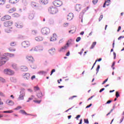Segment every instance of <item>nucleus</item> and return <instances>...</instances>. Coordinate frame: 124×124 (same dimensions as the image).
<instances>
[{"label": "nucleus", "mask_w": 124, "mask_h": 124, "mask_svg": "<svg viewBox=\"0 0 124 124\" xmlns=\"http://www.w3.org/2000/svg\"><path fill=\"white\" fill-rule=\"evenodd\" d=\"M13 25V21L12 20H8L4 22L3 26L5 28H7L5 31L6 32H10L12 31L13 28L11 27V26Z\"/></svg>", "instance_id": "f257e3e1"}, {"label": "nucleus", "mask_w": 124, "mask_h": 124, "mask_svg": "<svg viewBox=\"0 0 124 124\" xmlns=\"http://www.w3.org/2000/svg\"><path fill=\"white\" fill-rule=\"evenodd\" d=\"M8 61V58L6 56H3L0 58V66L4 64Z\"/></svg>", "instance_id": "f03ea898"}, {"label": "nucleus", "mask_w": 124, "mask_h": 124, "mask_svg": "<svg viewBox=\"0 0 124 124\" xmlns=\"http://www.w3.org/2000/svg\"><path fill=\"white\" fill-rule=\"evenodd\" d=\"M41 33L44 35L48 34V33H50V29L48 28L45 27L41 29Z\"/></svg>", "instance_id": "7ed1b4c3"}, {"label": "nucleus", "mask_w": 124, "mask_h": 124, "mask_svg": "<svg viewBox=\"0 0 124 124\" xmlns=\"http://www.w3.org/2000/svg\"><path fill=\"white\" fill-rule=\"evenodd\" d=\"M11 19V16L8 15H6L1 17L0 18V21L1 22H4V21H7L8 20H10Z\"/></svg>", "instance_id": "20e7f679"}, {"label": "nucleus", "mask_w": 124, "mask_h": 124, "mask_svg": "<svg viewBox=\"0 0 124 124\" xmlns=\"http://www.w3.org/2000/svg\"><path fill=\"white\" fill-rule=\"evenodd\" d=\"M48 11H49L51 14H56V13L58 12V9L53 7V6H51L49 8Z\"/></svg>", "instance_id": "39448f33"}, {"label": "nucleus", "mask_w": 124, "mask_h": 124, "mask_svg": "<svg viewBox=\"0 0 124 124\" xmlns=\"http://www.w3.org/2000/svg\"><path fill=\"white\" fill-rule=\"evenodd\" d=\"M53 3L55 6H57L58 7H60V6H62V2L61 0H55L53 2Z\"/></svg>", "instance_id": "423d86ee"}, {"label": "nucleus", "mask_w": 124, "mask_h": 124, "mask_svg": "<svg viewBox=\"0 0 124 124\" xmlns=\"http://www.w3.org/2000/svg\"><path fill=\"white\" fill-rule=\"evenodd\" d=\"M4 71V73L8 74V75H13V74H14V72L10 69H5Z\"/></svg>", "instance_id": "0eeeda50"}, {"label": "nucleus", "mask_w": 124, "mask_h": 124, "mask_svg": "<svg viewBox=\"0 0 124 124\" xmlns=\"http://www.w3.org/2000/svg\"><path fill=\"white\" fill-rule=\"evenodd\" d=\"M69 46V44L67 43L65 46H62L59 52H64L67 49V47Z\"/></svg>", "instance_id": "6e6552de"}, {"label": "nucleus", "mask_w": 124, "mask_h": 124, "mask_svg": "<svg viewBox=\"0 0 124 124\" xmlns=\"http://www.w3.org/2000/svg\"><path fill=\"white\" fill-rule=\"evenodd\" d=\"M32 51H35L37 52V51H42L43 50V47L42 46H36L34 47H33L32 48Z\"/></svg>", "instance_id": "1a4fd4ad"}, {"label": "nucleus", "mask_w": 124, "mask_h": 124, "mask_svg": "<svg viewBox=\"0 0 124 124\" xmlns=\"http://www.w3.org/2000/svg\"><path fill=\"white\" fill-rule=\"evenodd\" d=\"M22 46L24 48H26V47H29V46L30 45V42L28 41H24L22 43Z\"/></svg>", "instance_id": "9d476101"}, {"label": "nucleus", "mask_w": 124, "mask_h": 124, "mask_svg": "<svg viewBox=\"0 0 124 124\" xmlns=\"http://www.w3.org/2000/svg\"><path fill=\"white\" fill-rule=\"evenodd\" d=\"M56 40H57V34H53V36L50 38V41H56Z\"/></svg>", "instance_id": "9b49d317"}, {"label": "nucleus", "mask_w": 124, "mask_h": 124, "mask_svg": "<svg viewBox=\"0 0 124 124\" xmlns=\"http://www.w3.org/2000/svg\"><path fill=\"white\" fill-rule=\"evenodd\" d=\"M68 21H71L73 19V14L69 13L67 18Z\"/></svg>", "instance_id": "f8f14e48"}, {"label": "nucleus", "mask_w": 124, "mask_h": 124, "mask_svg": "<svg viewBox=\"0 0 124 124\" xmlns=\"http://www.w3.org/2000/svg\"><path fill=\"white\" fill-rule=\"evenodd\" d=\"M111 2V0H107L105 3H104V5L103 6V7H106L105 5H107V6H108L109 4Z\"/></svg>", "instance_id": "ddd939ff"}, {"label": "nucleus", "mask_w": 124, "mask_h": 124, "mask_svg": "<svg viewBox=\"0 0 124 124\" xmlns=\"http://www.w3.org/2000/svg\"><path fill=\"white\" fill-rule=\"evenodd\" d=\"M19 0H9V2L12 4H15L17 3V2H19Z\"/></svg>", "instance_id": "4468645a"}, {"label": "nucleus", "mask_w": 124, "mask_h": 124, "mask_svg": "<svg viewBox=\"0 0 124 124\" xmlns=\"http://www.w3.org/2000/svg\"><path fill=\"white\" fill-rule=\"evenodd\" d=\"M21 71H23L24 72L26 71H28V67L26 66H22L21 67Z\"/></svg>", "instance_id": "2eb2a0df"}, {"label": "nucleus", "mask_w": 124, "mask_h": 124, "mask_svg": "<svg viewBox=\"0 0 124 124\" xmlns=\"http://www.w3.org/2000/svg\"><path fill=\"white\" fill-rule=\"evenodd\" d=\"M81 6L80 4H77L75 6L76 10L77 11H80L81 10Z\"/></svg>", "instance_id": "dca6fc26"}, {"label": "nucleus", "mask_w": 124, "mask_h": 124, "mask_svg": "<svg viewBox=\"0 0 124 124\" xmlns=\"http://www.w3.org/2000/svg\"><path fill=\"white\" fill-rule=\"evenodd\" d=\"M32 7L34 8L35 9H37L38 8V5L34 2H32Z\"/></svg>", "instance_id": "f3484780"}, {"label": "nucleus", "mask_w": 124, "mask_h": 124, "mask_svg": "<svg viewBox=\"0 0 124 124\" xmlns=\"http://www.w3.org/2000/svg\"><path fill=\"white\" fill-rule=\"evenodd\" d=\"M6 103L8 105H10L12 106V105H14V102L11 100H8L6 101Z\"/></svg>", "instance_id": "a211bd4d"}, {"label": "nucleus", "mask_w": 124, "mask_h": 124, "mask_svg": "<svg viewBox=\"0 0 124 124\" xmlns=\"http://www.w3.org/2000/svg\"><path fill=\"white\" fill-rule=\"evenodd\" d=\"M15 26L18 29H21V28H23V25L21 24V23H16Z\"/></svg>", "instance_id": "6ab92c4d"}, {"label": "nucleus", "mask_w": 124, "mask_h": 124, "mask_svg": "<svg viewBox=\"0 0 124 124\" xmlns=\"http://www.w3.org/2000/svg\"><path fill=\"white\" fill-rule=\"evenodd\" d=\"M36 41H42L43 40V38L42 37H36L35 38Z\"/></svg>", "instance_id": "aec40b11"}, {"label": "nucleus", "mask_w": 124, "mask_h": 124, "mask_svg": "<svg viewBox=\"0 0 124 124\" xmlns=\"http://www.w3.org/2000/svg\"><path fill=\"white\" fill-rule=\"evenodd\" d=\"M55 48H52L49 50V54H50V55H53V54L55 53Z\"/></svg>", "instance_id": "412c9836"}, {"label": "nucleus", "mask_w": 124, "mask_h": 124, "mask_svg": "<svg viewBox=\"0 0 124 124\" xmlns=\"http://www.w3.org/2000/svg\"><path fill=\"white\" fill-rule=\"evenodd\" d=\"M40 2L42 4H47L48 3V0H40Z\"/></svg>", "instance_id": "4be33fe9"}, {"label": "nucleus", "mask_w": 124, "mask_h": 124, "mask_svg": "<svg viewBox=\"0 0 124 124\" xmlns=\"http://www.w3.org/2000/svg\"><path fill=\"white\" fill-rule=\"evenodd\" d=\"M23 78H24V79H29V78H30V74L27 73L25 74L23 76Z\"/></svg>", "instance_id": "5701e85b"}, {"label": "nucleus", "mask_w": 124, "mask_h": 124, "mask_svg": "<svg viewBox=\"0 0 124 124\" xmlns=\"http://www.w3.org/2000/svg\"><path fill=\"white\" fill-rule=\"evenodd\" d=\"M15 11H16V8H13L10 9L8 11V12H9V13H13V12H15Z\"/></svg>", "instance_id": "b1692460"}, {"label": "nucleus", "mask_w": 124, "mask_h": 124, "mask_svg": "<svg viewBox=\"0 0 124 124\" xmlns=\"http://www.w3.org/2000/svg\"><path fill=\"white\" fill-rule=\"evenodd\" d=\"M38 33V32H37V31L36 30H33L32 31V34L33 35H36Z\"/></svg>", "instance_id": "393cba45"}, {"label": "nucleus", "mask_w": 124, "mask_h": 124, "mask_svg": "<svg viewBox=\"0 0 124 124\" xmlns=\"http://www.w3.org/2000/svg\"><path fill=\"white\" fill-rule=\"evenodd\" d=\"M47 72L44 71H41L39 72V74H41V75H45Z\"/></svg>", "instance_id": "a878e982"}, {"label": "nucleus", "mask_w": 124, "mask_h": 124, "mask_svg": "<svg viewBox=\"0 0 124 124\" xmlns=\"http://www.w3.org/2000/svg\"><path fill=\"white\" fill-rule=\"evenodd\" d=\"M96 45V43L95 42H94L93 44L91 46V47H90V49H93L94 46Z\"/></svg>", "instance_id": "bb28decb"}, {"label": "nucleus", "mask_w": 124, "mask_h": 124, "mask_svg": "<svg viewBox=\"0 0 124 124\" xmlns=\"http://www.w3.org/2000/svg\"><path fill=\"white\" fill-rule=\"evenodd\" d=\"M18 99H19V100H23V99H24V95L20 94L19 96Z\"/></svg>", "instance_id": "cd10ccee"}, {"label": "nucleus", "mask_w": 124, "mask_h": 124, "mask_svg": "<svg viewBox=\"0 0 124 124\" xmlns=\"http://www.w3.org/2000/svg\"><path fill=\"white\" fill-rule=\"evenodd\" d=\"M26 59H27V61H28L29 62H31V56H27L26 57Z\"/></svg>", "instance_id": "c85d7f7f"}, {"label": "nucleus", "mask_w": 124, "mask_h": 124, "mask_svg": "<svg viewBox=\"0 0 124 124\" xmlns=\"http://www.w3.org/2000/svg\"><path fill=\"white\" fill-rule=\"evenodd\" d=\"M89 8H90V7H87V9H85L82 12L81 14H84V13H85L87 11V10H88Z\"/></svg>", "instance_id": "c756f323"}, {"label": "nucleus", "mask_w": 124, "mask_h": 124, "mask_svg": "<svg viewBox=\"0 0 124 124\" xmlns=\"http://www.w3.org/2000/svg\"><path fill=\"white\" fill-rule=\"evenodd\" d=\"M99 68H100V65H98L97 68L96 69V70L97 71L96 74H97V73H98V71H99Z\"/></svg>", "instance_id": "7c9ffc66"}, {"label": "nucleus", "mask_w": 124, "mask_h": 124, "mask_svg": "<svg viewBox=\"0 0 124 124\" xmlns=\"http://www.w3.org/2000/svg\"><path fill=\"white\" fill-rule=\"evenodd\" d=\"M37 95L39 98H40V97H42L43 96L42 93H39Z\"/></svg>", "instance_id": "2f4dec72"}, {"label": "nucleus", "mask_w": 124, "mask_h": 124, "mask_svg": "<svg viewBox=\"0 0 124 124\" xmlns=\"http://www.w3.org/2000/svg\"><path fill=\"white\" fill-rule=\"evenodd\" d=\"M34 91H35V92H36V91H39V87H38V86H35L34 87Z\"/></svg>", "instance_id": "473e14b6"}, {"label": "nucleus", "mask_w": 124, "mask_h": 124, "mask_svg": "<svg viewBox=\"0 0 124 124\" xmlns=\"http://www.w3.org/2000/svg\"><path fill=\"white\" fill-rule=\"evenodd\" d=\"M33 102H35V103H37L38 104H39L41 102V100H33Z\"/></svg>", "instance_id": "72a5a7b5"}, {"label": "nucleus", "mask_w": 124, "mask_h": 124, "mask_svg": "<svg viewBox=\"0 0 124 124\" xmlns=\"http://www.w3.org/2000/svg\"><path fill=\"white\" fill-rule=\"evenodd\" d=\"M9 51H10V52H15V51H16V49H12L11 48H9Z\"/></svg>", "instance_id": "f704fd0d"}, {"label": "nucleus", "mask_w": 124, "mask_h": 124, "mask_svg": "<svg viewBox=\"0 0 124 124\" xmlns=\"http://www.w3.org/2000/svg\"><path fill=\"white\" fill-rule=\"evenodd\" d=\"M49 24H50V25H52V24H54V20L50 19L49 20Z\"/></svg>", "instance_id": "c9c22d12"}, {"label": "nucleus", "mask_w": 124, "mask_h": 124, "mask_svg": "<svg viewBox=\"0 0 124 124\" xmlns=\"http://www.w3.org/2000/svg\"><path fill=\"white\" fill-rule=\"evenodd\" d=\"M10 45L11 46H16V42H12V43H10Z\"/></svg>", "instance_id": "e433bc0d"}, {"label": "nucleus", "mask_w": 124, "mask_h": 124, "mask_svg": "<svg viewBox=\"0 0 124 124\" xmlns=\"http://www.w3.org/2000/svg\"><path fill=\"white\" fill-rule=\"evenodd\" d=\"M3 112L10 113H13V111L11 110H8V111H4Z\"/></svg>", "instance_id": "4c0bfd02"}, {"label": "nucleus", "mask_w": 124, "mask_h": 124, "mask_svg": "<svg viewBox=\"0 0 124 124\" xmlns=\"http://www.w3.org/2000/svg\"><path fill=\"white\" fill-rule=\"evenodd\" d=\"M98 0H93V4H96L97 3Z\"/></svg>", "instance_id": "58836bf2"}, {"label": "nucleus", "mask_w": 124, "mask_h": 124, "mask_svg": "<svg viewBox=\"0 0 124 124\" xmlns=\"http://www.w3.org/2000/svg\"><path fill=\"white\" fill-rule=\"evenodd\" d=\"M116 97H117V98H118V97H120V94L119 93V92H116Z\"/></svg>", "instance_id": "ea45409f"}, {"label": "nucleus", "mask_w": 124, "mask_h": 124, "mask_svg": "<svg viewBox=\"0 0 124 124\" xmlns=\"http://www.w3.org/2000/svg\"><path fill=\"white\" fill-rule=\"evenodd\" d=\"M13 17H19V14L15 13L13 15Z\"/></svg>", "instance_id": "a19ab883"}, {"label": "nucleus", "mask_w": 124, "mask_h": 124, "mask_svg": "<svg viewBox=\"0 0 124 124\" xmlns=\"http://www.w3.org/2000/svg\"><path fill=\"white\" fill-rule=\"evenodd\" d=\"M80 40H81V37H78V38L76 39V41L77 42H79V41H80Z\"/></svg>", "instance_id": "79ce46f5"}, {"label": "nucleus", "mask_w": 124, "mask_h": 124, "mask_svg": "<svg viewBox=\"0 0 124 124\" xmlns=\"http://www.w3.org/2000/svg\"><path fill=\"white\" fill-rule=\"evenodd\" d=\"M103 18V15H101L100 17L99 18V22H100V21H101V20H102Z\"/></svg>", "instance_id": "37998d69"}, {"label": "nucleus", "mask_w": 124, "mask_h": 124, "mask_svg": "<svg viewBox=\"0 0 124 124\" xmlns=\"http://www.w3.org/2000/svg\"><path fill=\"white\" fill-rule=\"evenodd\" d=\"M4 4V1L3 0H0V5Z\"/></svg>", "instance_id": "c03bdc74"}, {"label": "nucleus", "mask_w": 124, "mask_h": 124, "mask_svg": "<svg viewBox=\"0 0 124 124\" xmlns=\"http://www.w3.org/2000/svg\"><path fill=\"white\" fill-rule=\"evenodd\" d=\"M20 113H21L22 114H27V112H26V111H25V110H20Z\"/></svg>", "instance_id": "a18cd8bd"}, {"label": "nucleus", "mask_w": 124, "mask_h": 124, "mask_svg": "<svg viewBox=\"0 0 124 124\" xmlns=\"http://www.w3.org/2000/svg\"><path fill=\"white\" fill-rule=\"evenodd\" d=\"M55 71H56V70L55 69H53L51 72L50 76H52V74H53L54 72H55Z\"/></svg>", "instance_id": "49530a36"}, {"label": "nucleus", "mask_w": 124, "mask_h": 124, "mask_svg": "<svg viewBox=\"0 0 124 124\" xmlns=\"http://www.w3.org/2000/svg\"><path fill=\"white\" fill-rule=\"evenodd\" d=\"M74 97H77V95H73L71 97H70L69 99H73Z\"/></svg>", "instance_id": "de8ad7c7"}, {"label": "nucleus", "mask_w": 124, "mask_h": 124, "mask_svg": "<svg viewBox=\"0 0 124 124\" xmlns=\"http://www.w3.org/2000/svg\"><path fill=\"white\" fill-rule=\"evenodd\" d=\"M107 81H108V78H107L105 81H104L102 83V85H104V84H105Z\"/></svg>", "instance_id": "09e8293b"}, {"label": "nucleus", "mask_w": 124, "mask_h": 124, "mask_svg": "<svg viewBox=\"0 0 124 124\" xmlns=\"http://www.w3.org/2000/svg\"><path fill=\"white\" fill-rule=\"evenodd\" d=\"M112 112H113V109H111L110 112H109L107 114V116H109V115H110L111 114V113H112Z\"/></svg>", "instance_id": "8fccbe9b"}, {"label": "nucleus", "mask_w": 124, "mask_h": 124, "mask_svg": "<svg viewBox=\"0 0 124 124\" xmlns=\"http://www.w3.org/2000/svg\"><path fill=\"white\" fill-rule=\"evenodd\" d=\"M84 123L85 124H89V120L88 119H87V120L84 119Z\"/></svg>", "instance_id": "3c124183"}, {"label": "nucleus", "mask_w": 124, "mask_h": 124, "mask_svg": "<svg viewBox=\"0 0 124 124\" xmlns=\"http://www.w3.org/2000/svg\"><path fill=\"white\" fill-rule=\"evenodd\" d=\"M6 8H7V9H9V8H10V5H6Z\"/></svg>", "instance_id": "603ef678"}, {"label": "nucleus", "mask_w": 124, "mask_h": 124, "mask_svg": "<svg viewBox=\"0 0 124 124\" xmlns=\"http://www.w3.org/2000/svg\"><path fill=\"white\" fill-rule=\"evenodd\" d=\"M104 90H105V88H102V89H101L99 91V93H102V92H103V91H104Z\"/></svg>", "instance_id": "864d4df0"}, {"label": "nucleus", "mask_w": 124, "mask_h": 124, "mask_svg": "<svg viewBox=\"0 0 124 124\" xmlns=\"http://www.w3.org/2000/svg\"><path fill=\"white\" fill-rule=\"evenodd\" d=\"M112 102V101L111 100H108L107 102V104H110Z\"/></svg>", "instance_id": "5fc2aeb1"}, {"label": "nucleus", "mask_w": 124, "mask_h": 124, "mask_svg": "<svg viewBox=\"0 0 124 124\" xmlns=\"http://www.w3.org/2000/svg\"><path fill=\"white\" fill-rule=\"evenodd\" d=\"M0 96H4V94L1 92H0Z\"/></svg>", "instance_id": "6e6d98bb"}, {"label": "nucleus", "mask_w": 124, "mask_h": 124, "mask_svg": "<svg viewBox=\"0 0 124 124\" xmlns=\"http://www.w3.org/2000/svg\"><path fill=\"white\" fill-rule=\"evenodd\" d=\"M80 117H81V115H78L77 116V117H76V119H77V120H78V119H79V118H80Z\"/></svg>", "instance_id": "4d7b16f0"}, {"label": "nucleus", "mask_w": 124, "mask_h": 124, "mask_svg": "<svg viewBox=\"0 0 124 124\" xmlns=\"http://www.w3.org/2000/svg\"><path fill=\"white\" fill-rule=\"evenodd\" d=\"M92 105H93V104H90L89 105L87 106L86 108H90V107H91V106H92Z\"/></svg>", "instance_id": "13d9d810"}, {"label": "nucleus", "mask_w": 124, "mask_h": 124, "mask_svg": "<svg viewBox=\"0 0 124 124\" xmlns=\"http://www.w3.org/2000/svg\"><path fill=\"white\" fill-rule=\"evenodd\" d=\"M121 29H122V27H121V26H119L118 27V29L117 30V31H118V32L120 31H121Z\"/></svg>", "instance_id": "bf43d9fd"}, {"label": "nucleus", "mask_w": 124, "mask_h": 124, "mask_svg": "<svg viewBox=\"0 0 124 124\" xmlns=\"http://www.w3.org/2000/svg\"><path fill=\"white\" fill-rule=\"evenodd\" d=\"M64 27H67L68 26V23H66L63 24Z\"/></svg>", "instance_id": "052dcab7"}, {"label": "nucleus", "mask_w": 124, "mask_h": 124, "mask_svg": "<svg viewBox=\"0 0 124 124\" xmlns=\"http://www.w3.org/2000/svg\"><path fill=\"white\" fill-rule=\"evenodd\" d=\"M74 107H71V108L68 109L67 110L65 111V112H68V111H69V110H71V109H72V108H73Z\"/></svg>", "instance_id": "680f3d73"}, {"label": "nucleus", "mask_w": 124, "mask_h": 124, "mask_svg": "<svg viewBox=\"0 0 124 124\" xmlns=\"http://www.w3.org/2000/svg\"><path fill=\"white\" fill-rule=\"evenodd\" d=\"M124 117H123L122 119L120 120V124H122L123 123V121H124Z\"/></svg>", "instance_id": "e2e57ef3"}, {"label": "nucleus", "mask_w": 124, "mask_h": 124, "mask_svg": "<svg viewBox=\"0 0 124 124\" xmlns=\"http://www.w3.org/2000/svg\"><path fill=\"white\" fill-rule=\"evenodd\" d=\"M93 96H94V95L92 96L91 97H90L88 99V100H91V99H92V98H93Z\"/></svg>", "instance_id": "0e129e2a"}, {"label": "nucleus", "mask_w": 124, "mask_h": 124, "mask_svg": "<svg viewBox=\"0 0 124 124\" xmlns=\"http://www.w3.org/2000/svg\"><path fill=\"white\" fill-rule=\"evenodd\" d=\"M69 55H70V52H68L66 54V56H67V57H68V56H69Z\"/></svg>", "instance_id": "69168bd1"}, {"label": "nucleus", "mask_w": 124, "mask_h": 124, "mask_svg": "<svg viewBox=\"0 0 124 124\" xmlns=\"http://www.w3.org/2000/svg\"><path fill=\"white\" fill-rule=\"evenodd\" d=\"M114 59H116V53L113 52Z\"/></svg>", "instance_id": "338daca9"}, {"label": "nucleus", "mask_w": 124, "mask_h": 124, "mask_svg": "<svg viewBox=\"0 0 124 124\" xmlns=\"http://www.w3.org/2000/svg\"><path fill=\"white\" fill-rule=\"evenodd\" d=\"M102 60V59L101 58H100L98 60H96V62H101Z\"/></svg>", "instance_id": "774afa93"}]
</instances>
